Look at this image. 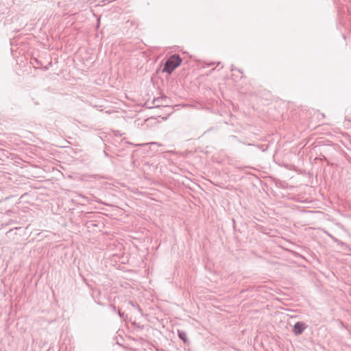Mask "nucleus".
Wrapping results in <instances>:
<instances>
[{
  "label": "nucleus",
  "instance_id": "39448f33",
  "mask_svg": "<svg viewBox=\"0 0 351 351\" xmlns=\"http://www.w3.org/2000/svg\"><path fill=\"white\" fill-rule=\"evenodd\" d=\"M51 65H52V62H49L48 63V64H47V65H46V66H45L43 67L44 70H45V71L48 70V69H49V68L50 66H51Z\"/></svg>",
  "mask_w": 351,
  "mask_h": 351
},
{
  "label": "nucleus",
  "instance_id": "20e7f679",
  "mask_svg": "<svg viewBox=\"0 0 351 351\" xmlns=\"http://www.w3.org/2000/svg\"><path fill=\"white\" fill-rule=\"evenodd\" d=\"M179 337L182 339L184 342L186 341V335L184 332L178 331Z\"/></svg>",
  "mask_w": 351,
  "mask_h": 351
},
{
  "label": "nucleus",
  "instance_id": "f257e3e1",
  "mask_svg": "<svg viewBox=\"0 0 351 351\" xmlns=\"http://www.w3.org/2000/svg\"><path fill=\"white\" fill-rule=\"evenodd\" d=\"M182 60L178 54L171 56L165 62L162 72L167 73H171L180 64Z\"/></svg>",
  "mask_w": 351,
  "mask_h": 351
},
{
  "label": "nucleus",
  "instance_id": "7ed1b4c3",
  "mask_svg": "<svg viewBox=\"0 0 351 351\" xmlns=\"http://www.w3.org/2000/svg\"><path fill=\"white\" fill-rule=\"evenodd\" d=\"M30 62L34 67H36V66H39V65L42 66L41 62L39 60H38L36 58H34Z\"/></svg>",
  "mask_w": 351,
  "mask_h": 351
},
{
  "label": "nucleus",
  "instance_id": "f03ea898",
  "mask_svg": "<svg viewBox=\"0 0 351 351\" xmlns=\"http://www.w3.org/2000/svg\"><path fill=\"white\" fill-rule=\"evenodd\" d=\"M306 328V326L302 322H297L293 326V332L295 335H300L304 330Z\"/></svg>",
  "mask_w": 351,
  "mask_h": 351
}]
</instances>
